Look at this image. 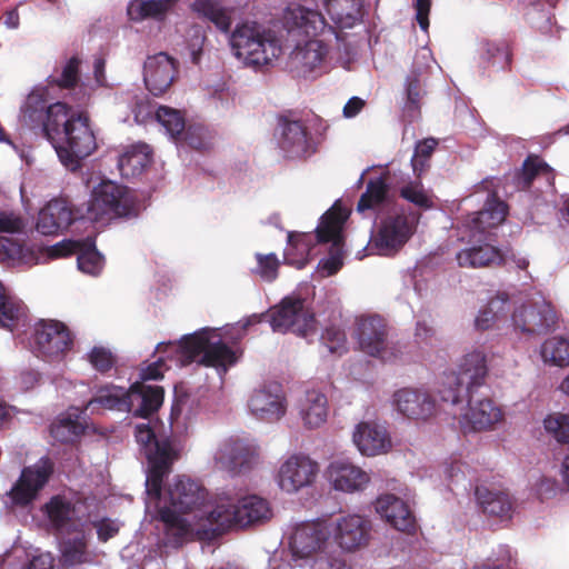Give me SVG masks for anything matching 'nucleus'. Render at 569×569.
Returning a JSON list of instances; mask_svg holds the SVG:
<instances>
[{
  "instance_id": "1",
  "label": "nucleus",
  "mask_w": 569,
  "mask_h": 569,
  "mask_svg": "<svg viewBox=\"0 0 569 569\" xmlns=\"http://www.w3.org/2000/svg\"><path fill=\"white\" fill-rule=\"evenodd\" d=\"M263 317H268L267 321L273 332H292L303 338L316 332V315L307 299L299 295H290L282 298L267 313L252 315L236 325L223 327V333L219 328L204 327L183 336L178 343L159 342L156 349L159 352H166L169 348L173 349L177 360L182 367L197 362L214 369L219 383L222 385L228 370L239 360L238 351L228 345L229 331L236 329L238 333L231 339L239 340L248 327L261 321Z\"/></svg>"
},
{
  "instance_id": "2",
  "label": "nucleus",
  "mask_w": 569,
  "mask_h": 569,
  "mask_svg": "<svg viewBox=\"0 0 569 569\" xmlns=\"http://www.w3.org/2000/svg\"><path fill=\"white\" fill-rule=\"evenodd\" d=\"M388 193L389 188L382 177L370 179L357 204L359 213H376L377 232L370 251L381 257L396 256L415 234L421 217L419 211L391 202Z\"/></svg>"
},
{
  "instance_id": "3",
  "label": "nucleus",
  "mask_w": 569,
  "mask_h": 569,
  "mask_svg": "<svg viewBox=\"0 0 569 569\" xmlns=\"http://www.w3.org/2000/svg\"><path fill=\"white\" fill-rule=\"evenodd\" d=\"M190 9L198 18L210 21L220 32L229 34L234 56L248 67L267 66L281 53L276 34L257 22L237 24L230 31L232 19L229 11L214 0H194Z\"/></svg>"
},
{
  "instance_id": "4",
  "label": "nucleus",
  "mask_w": 569,
  "mask_h": 569,
  "mask_svg": "<svg viewBox=\"0 0 569 569\" xmlns=\"http://www.w3.org/2000/svg\"><path fill=\"white\" fill-rule=\"evenodd\" d=\"M317 9L290 6L282 16L292 34L328 36L342 41L338 30L351 29L362 20V0H313Z\"/></svg>"
},
{
  "instance_id": "5",
  "label": "nucleus",
  "mask_w": 569,
  "mask_h": 569,
  "mask_svg": "<svg viewBox=\"0 0 569 569\" xmlns=\"http://www.w3.org/2000/svg\"><path fill=\"white\" fill-rule=\"evenodd\" d=\"M508 214V206L496 194H490L485 207L463 221V227L469 231V242L472 244L457 253L460 267L480 268L499 264L502 261L500 251L490 244V229L501 224Z\"/></svg>"
},
{
  "instance_id": "6",
  "label": "nucleus",
  "mask_w": 569,
  "mask_h": 569,
  "mask_svg": "<svg viewBox=\"0 0 569 569\" xmlns=\"http://www.w3.org/2000/svg\"><path fill=\"white\" fill-rule=\"evenodd\" d=\"M163 479L159 483V489L151 492L146 487V507L161 509L162 506H168L171 512L191 517L193 520L200 521V527L197 528L198 532L207 535L203 530L213 527L217 517H212L211 511L216 508V500L213 502L207 501V490L193 479L186 476H177L171 483L168 485L166 490H162Z\"/></svg>"
},
{
  "instance_id": "7",
  "label": "nucleus",
  "mask_w": 569,
  "mask_h": 569,
  "mask_svg": "<svg viewBox=\"0 0 569 569\" xmlns=\"http://www.w3.org/2000/svg\"><path fill=\"white\" fill-rule=\"evenodd\" d=\"M162 387L134 382L129 389L113 383L99 387L94 396L86 403V411L97 408L129 412L134 417L148 419L163 402Z\"/></svg>"
},
{
  "instance_id": "8",
  "label": "nucleus",
  "mask_w": 569,
  "mask_h": 569,
  "mask_svg": "<svg viewBox=\"0 0 569 569\" xmlns=\"http://www.w3.org/2000/svg\"><path fill=\"white\" fill-rule=\"evenodd\" d=\"M327 543L325 519L296 523L289 533L291 561L297 567L310 565L311 569H351L341 557L328 556L325 552Z\"/></svg>"
},
{
  "instance_id": "9",
  "label": "nucleus",
  "mask_w": 569,
  "mask_h": 569,
  "mask_svg": "<svg viewBox=\"0 0 569 569\" xmlns=\"http://www.w3.org/2000/svg\"><path fill=\"white\" fill-rule=\"evenodd\" d=\"M48 141L52 144L60 162L70 171L80 169L81 161L97 148L96 136L82 111L67 112V121L58 126Z\"/></svg>"
},
{
  "instance_id": "10",
  "label": "nucleus",
  "mask_w": 569,
  "mask_h": 569,
  "mask_svg": "<svg viewBox=\"0 0 569 569\" xmlns=\"http://www.w3.org/2000/svg\"><path fill=\"white\" fill-rule=\"evenodd\" d=\"M217 517L214 526L203 530L207 538H218L226 531L239 527L260 523L271 516V509L266 499L251 495L236 500L230 496L216 499V508L211 511Z\"/></svg>"
},
{
  "instance_id": "11",
  "label": "nucleus",
  "mask_w": 569,
  "mask_h": 569,
  "mask_svg": "<svg viewBox=\"0 0 569 569\" xmlns=\"http://www.w3.org/2000/svg\"><path fill=\"white\" fill-rule=\"evenodd\" d=\"M69 109L66 102L50 96L49 86H36L20 107L19 121L48 140L57 132L58 126L67 121Z\"/></svg>"
},
{
  "instance_id": "12",
  "label": "nucleus",
  "mask_w": 569,
  "mask_h": 569,
  "mask_svg": "<svg viewBox=\"0 0 569 569\" xmlns=\"http://www.w3.org/2000/svg\"><path fill=\"white\" fill-rule=\"evenodd\" d=\"M488 371L487 356L482 350L466 353L457 371L445 372L439 389L440 399L452 406L462 403L466 395L478 392L485 386Z\"/></svg>"
},
{
  "instance_id": "13",
  "label": "nucleus",
  "mask_w": 569,
  "mask_h": 569,
  "mask_svg": "<svg viewBox=\"0 0 569 569\" xmlns=\"http://www.w3.org/2000/svg\"><path fill=\"white\" fill-rule=\"evenodd\" d=\"M134 438L148 462L144 486L157 493L160 481L170 473L178 458L180 446L169 437L158 438L149 422L136 426Z\"/></svg>"
},
{
  "instance_id": "14",
  "label": "nucleus",
  "mask_w": 569,
  "mask_h": 569,
  "mask_svg": "<svg viewBox=\"0 0 569 569\" xmlns=\"http://www.w3.org/2000/svg\"><path fill=\"white\" fill-rule=\"evenodd\" d=\"M355 339L363 353L382 362H406L408 345L389 339L387 326L380 316H365L357 320Z\"/></svg>"
},
{
  "instance_id": "15",
  "label": "nucleus",
  "mask_w": 569,
  "mask_h": 569,
  "mask_svg": "<svg viewBox=\"0 0 569 569\" xmlns=\"http://www.w3.org/2000/svg\"><path fill=\"white\" fill-rule=\"evenodd\" d=\"M296 47L289 57V68L296 77L317 78L327 71L328 44L332 38L328 36L292 34L284 27Z\"/></svg>"
},
{
  "instance_id": "16",
  "label": "nucleus",
  "mask_w": 569,
  "mask_h": 569,
  "mask_svg": "<svg viewBox=\"0 0 569 569\" xmlns=\"http://www.w3.org/2000/svg\"><path fill=\"white\" fill-rule=\"evenodd\" d=\"M27 220L12 210H0V261L11 266H32L34 252L28 248Z\"/></svg>"
},
{
  "instance_id": "17",
  "label": "nucleus",
  "mask_w": 569,
  "mask_h": 569,
  "mask_svg": "<svg viewBox=\"0 0 569 569\" xmlns=\"http://www.w3.org/2000/svg\"><path fill=\"white\" fill-rule=\"evenodd\" d=\"M349 212L338 208L337 202L325 212L315 229L319 243L331 242L330 254L319 261L318 268L325 276L330 277L342 267V229Z\"/></svg>"
},
{
  "instance_id": "18",
  "label": "nucleus",
  "mask_w": 569,
  "mask_h": 569,
  "mask_svg": "<svg viewBox=\"0 0 569 569\" xmlns=\"http://www.w3.org/2000/svg\"><path fill=\"white\" fill-rule=\"evenodd\" d=\"M325 520L328 540L331 538L342 551L352 552L368 545L372 529L368 518L359 513H348Z\"/></svg>"
},
{
  "instance_id": "19",
  "label": "nucleus",
  "mask_w": 569,
  "mask_h": 569,
  "mask_svg": "<svg viewBox=\"0 0 569 569\" xmlns=\"http://www.w3.org/2000/svg\"><path fill=\"white\" fill-rule=\"evenodd\" d=\"M74 336L58 320H40L33 329V348L48 361L62 360L72 350Z\"/></svg>"
},
{
  "instance_id": "20",
  "label": "nucleus",
  "mask_w": 569,
  "mask_h": 569,
  "mask_svg": "<svg viewBox=\"0 0 569 569\" xmlns=\"http://www.w3.org/2000/svg\"><path fill=\"white\" fill-rule=\"evenodd\" d=\"M88 211L96 219L129 217L133 211L129 189L111 180L100 182L91 193Z\"/></svg>"
},
{
  "instance_id": "21",
  "label": "nucleus",
  "mask_w": 569,
  "mask_h": 569,
  "mask_svg": "<svg viewBox=\"0 0 569 569\" xmlns=\"http://www.w3.org/2000/svg\"><path fill=\"white\" fill-rule=\"evenodd\" d=\"M258 455L259 447L254 439L231 436L219 443L214 461L229 473L239 475L252 468Z\"/></svg>"
},
{
  "instance_id": "22",
  "label": "nucleus",
  "mask_w": 569,
  "mask_h": 569,
  "mask_svg": "<svg viewBox=\"0 0 569 569\" xmlns=\"http://www.w3.org/2000/svg\"><path fill=\"white\" fill-rule=\"evenodd\" d=\"M318 472V463L310 457L303 453H293L281 462L276 481L281 491L293 495L312 487Z\"/></svg>"
},
{
  "instance_id": "23",
  "label": "nucleus",
  "mask_w": 569,
  "mask_h": 569,
  "mask_svg": "<svg viewBox=\"0 0 569 569\" xmlns=\"http://www.w3.org/2000/svg\"><path fill=\"white\" fill-rule=\"evenodd\" d=\"M274 139L283 157L288 159L308 158L316 152L311 133L300 120L279 118Z\"/></svg>"
},
{
  "instance_id": "24",
  "label": "nucleus",
  "mask_w": 569,
  "mask_h": 569,
  "mask_svg": "<svg viewBox=\"0 0 569 569\" xmlns=\"http://www.w3.org/2000/svg\"><path fill=\"white\" fill-rule=\"evenodd\" d=\"M435 63L436 60L428 47H421L417 50L410 73L405 82L406 101L403 113L410 121L415 120L420 113V100L425 94L423 83Z\"/></svg>"
},
{
  "instance_id": "25",
  "label": "nucleus",
  "mask_w": 569,
  "mask_h": 569,
  "mask_svg": "<svg viewBox=\"0 0 569 569\" xmlns=\"http://www.w3.org/2000/svg\"><path fill=\"white\" fill-rule=\"evenodd\" d=\"M53 472L49 458L42 457L32 466L21 470L19 479L9 491L13 505L27 506L36 500Z\"/></svg>"
},
{
  "instance_id": "26",
  "label": "nucleus",
  "mask_w": 569,
  "mask_h": 569,
  "mask_svg": "<svg viewBox=\"0 0 569 569\" xmlns=\"http://www.w3.org/2000/svg\"><path fill=\"white\" fill-rule=\"evenodd\" d=\"M511 321L516 331L527 336H540L553 329L557 316L551 305L541 300L516 307L511 315Z\"/></svg>"
},
{
  "instance_id": "27",
  "label": "nucleus",
  "mask_w": 569,
  "mask_h": 569,
  "mask_svg": "<svg viewBox=\"0 0 569 569\" xmlns=\"http://www.w3.org/2000/svg\"><path fill=\"white\" fill-rule=\"evenodd\" d=\"M71 253L77 254V267L82 273L98 277L102 272L104 256L97 249L93 238L68 239L52 246L51 254L54 257H64Z\"/></svg>"
},
{
  "instance_id": "28",
  "label": "nucleus",
  "mask_w": 569,
  "mask_h": 569,
  "mask_svg": "<svg viewBox=\"0 0 569 569\" xmlns=\"http://www.w3.org/2000/svg\"><path fill=\"white\" fill-rule=\"evenodd\" d=\"M476 395H466L463 399L468 408L461 415L460 425L466 431L487 430L502 419L501 409L491 399H478Z\"/></svg>"
},
{
  "instance_id": "29",
  "label": "nucleus",
  "mask_w": 569,
  "mask_h": 569,
  "mask_svg": "<svg viewBox=\"0 0 569 569\" xmlns=\"http://www.w3.org/2000/svg\"><path fill=\"white\" fill-rule=\"evenodd\" d=\"M392 407L409 419H427L435 409L436 401L432 396L420 388H401L396 390L391 398Z\"/></svg>"
},
{
  "instance_id": "30",
  "label": "nucleus",
  "mask_w": 569,
  "mask_h": 569,
  "mask_svg": "<svg viewBox=\"0 0 569 569\" xmlns=\"http://www.w3.org/2000/svg\"><path fill=\"white\" fill-rule=\"evenodd\" d=\"M161 521L164 523L163 542L168 547L179 548L192 535L202 540H213L214 538H206L204 535L198 532L200 521L193 520L191 517L178 515L168 510L166 505L161 509H154Z\"/></svg>"
},
{
  "instance_id": "31",
  "label": "nucleus",
  "mask_w": 569,
  "mask_h": 569,
  "mask_svg": "<svg viewBox=\"0 0 569 569\" xmlns=\"http://www.w3.org/2000/svg\"><path fill=\"white\" fill-rule=\"evenodd\" d=\"M77 219L68 200L51 199L38 213L36 229L43 236L58 234L67 230Z\"/></svg>"
},
{
  "instance_id": "32",
  "label": "nucleus",
  "mask_w": 569,
  "mask_h": 569,
  "mask_svg": "<svg viewBox=\"0 0 569 569\" xmlns=\"http://www.w3.org/2000/svg\"><path fill=\"white\" fill-rule=\"evenodd\" d=\"M176 61L166 52L148 57L143 64V81L148 91L158 97L172 83Z\"/></svg>"
},
{
  "instance_id": "33",
  "label": "nucleus",
  "mask_w": 569,
  "mask_h": 569,
  "mask_svg": "<svg viewBox=\"0 0 569 569\" xmlns=\"http://www.w3.org/2000/svg\"><path fill=\"white\" fill-rule=\"evenodd\" d=\"M80 63L81 60L77 56L69 58L60 71L47 78V86H49V88L59 87L60 89L72 90L76 104L78 107H86L89 104L93 86H87L84 83L78 84L80 79Z\"/></svg>"
},
{
  "instance_id": "34",
  "label": "nucleus",
  "mask_w": 569,
  "mask_h": 569,
  "mask_svg": "<svg viewBox=\"0 0 569 569\" xmlns=\"http://www.w3.org/2000/svg\"><path fill=\"white\" fill-rule=\"evenodd\" d=\"M248 407L259 420L273 422L286 412L284 397L279 385L264 386L253 391Z\"/></svg>"
},
{
  "instance_id": "35",
  "label": "nucleus",
  "mask_w": 569,
  "mask_h": 569,
  "mask_svg": "<svg viewBox=\"0 0 569 569\" xmlns=\"http://www.w3.org/2000/svg\"><path fill=\"white\" fill-rule=\"evenodd\" d=\"M375 510L395 529L413 533L417 528L416 518L409 506L392 493L380 495L375 501Z\"/></svg>"
},
{
  "instance_id": "36",
  "label": "nucleus",
  "mask_w": 569,
  "mask_h": 569,
  "mask_svg": "<svg viewBox=\"0 0 569 569\" xmlns=\"http://www.w3.org/2000/svg\"><path fill=\"white\" fill-rule=\"evenodd\" d=\"M352 440L361 455L373 457L386 453L391 448V438L385 426L362 421L352 433Z\"/></svg>"
},
{
  "instance_id": "37",
  "label": "nucleus",
  "mask_w": 569,
  "mask_h": 569,
  "mask_svg": "<svg viewBox=\"0 0 569 569\" xmlns=\"http://www.w3.org/2000/svg\"><path fill=\"white\" fill-rule=\"evenodd\" d=\"M327 473L335 490L348 493L363 490L370 480L366 471L348 459L330 462Z\"/></svg>"
},
{
  "instance_id": "38",
  "label": "nucleus",
  "mask_w": 569,
  "mask_h": 569,
  "mask_svg": "<svg viewBox=\"0 0 569 569\" xmlns=\"http://www.w3.org/2000/svg\"><path fill=\"white\" fill-rule=\"evenodd\" d=\"M1 562L9 569H53V558L49 552L22 543H14L7 550Z\"/></svg>"
},
{
  "instance_id": "39",
  "label": "nucleus",
  "mask_w": 569,
  "mask_h": 569,
  "mask_svg": "<svg viewBox=\"0 0 569 569\" xmlns=\"http://www.w3.org/2000/svg\"><path fill=\"white\" fill-rule=\"evenodd\" d=\"M86 416L84 408L70 407L51 423L50 433L52 438L60 442H73L86 430Z\"/></svg>"
},
{
  "instance_id": "40",
  "label": "nucleus",
  "mask_w": 569,
  "mask_h": 569,
  "mask_svg": "<svg viewBox=\"0 0 569 569\" xmlns=\"http://www.w3.org/2000/svg\"><path fill=\"white\" fill-rule=\"evenodd\" d=\"M89 535L84 530L83 523L80 528L67 532V537L61 543V557L64 566L73 567L78 565L91 563L92 555L89 551Z\"/></svg>"
},
{
  "instance_id": "41",
  "label": "nucleus",
  "mask_w": 569,
  "mask_h": 569,
  "mask_svg": "<svg viewBox=\"0 0 569 569\" xmlns=\"http://www.w3.org/2000/svg\"><path fill=\"white\" fill-rule=\"evenodd\" d=\"M298 408L305 427L309 429L319 428L327 420L328 399L326 395L319 390H307L305 396L299 400Z\"/></svg>"
},
{
  "instance_id": "42",
  "label": "nucleus",
  "mask_w": 569,
  "mask_h": 569,
  "mask_svg": "<svg viewBox=\"0 0 569 569\" xmlns=\"http://www.w3.org/2000/svg\"><path fill=\"white\" fill-rule=\"evenodd\" d=\"M114 101L117 106H124L132 114L133 122L137 124H147L154 120V112L158 106L139 90H127L116 93Z\"/></svg>"
},
{
  "instance_id": "43",
  "label": "nucleus",
  "mask_w": 569,
  "mask_h": 569,
  "mask_svg": "<svg viewBox=\"0 0 569 569\" xmlns=\"http://www.w3.org/2000/svg\"><path fill=\"white\" fill-rule=\"evenodd\" d=\"M535 179H543L551 186L555 174L552 168L539 156L530 154L523 161L521 169L513 173L512 181L517 189L526 190Z\"/></svg>"
},
{
  "instance_id": "44",
  "label": "nucleus",
  "mask_w": 569,
  "mask_h": 569,
  "mask_svg": "<svg viewBox=\"0 0 569 569\" xmlns=\"http://www.w3.org/2000/svg\"><path fill=\"white\" fill-rule=\"evenodd\" d=\"M27 321V307L0 282V327L13 331Z\"/></svg>"
},
{
  "instance_id": "45",
  "label": "nucleus",
  "mask_w": 569,
  "mask_h": 569,
  "mask_svg": "<svg viewBox=\"0 0 569 569\" xmlns=\"http://www.w3.org/2000/svg\"><path fill=\"white\" fill-rule=\"evenodd\" d=\"M44 513L50 525L59 532L67 533L71 529L79 528L78 522L73 520L74 508L61 496L52 497L44 505Z\"/></svg>"
},
{
  "instance_id": "46",
  "label": "nucleus",
  "mask_w": 569,
  "mask_h": 569,
  "mask_svg": "<svg viewBox=\"0 0 569 569\" xmlns=\"http://www.w3.org/2000/svg\"><path fill=\"white\" fill-rule=\"evenodd\" d=\"M475 496L483 513L500 519H509L511 517L512 503L505 492L479 486L475 489Z\"/></svg>"
},
{
  "instance_id": "47",
  "label": "nucleus",
  "mask_w": 569,
  "mask_h": 569,
  "mask_svg": "<svg viewBox=\"0 0 569 569\" xmlns=\"http://www.w3.org/2000/svg\"><path fill=\"white\" fill-rule=\"evenodd\" d=\"M151 162V148L147 143H137L123 152L118 160V168L123 177H136Z\"/></svg>"
},
{
  "instance_id": "48",
  "label": "nucleus",
  "mask_w": 569,
  "mask_h": 569,
  "mask_svg": "<svg viewBox=\"0 0 569 569\" xmlns=\"http://www.w3.org/2000/svg\"><path fill=\"white\" fill-rule=\"evenodd\" d=\"M543 427L558 442L569 443V415L548 416L543 419ZM560 476L563 486L569 490V453L561 462Z\"/></svg>"
},
{
  "instance_id": "49",
  "label": "nucleus",
  "mask_w": 569,
  "mask_h": 569,
  "mask_svg": "<svg viewBox=\"0 0 569 569\" xmlns=\"http://www.w3.org/2000/svg\"><path fill=\"white\" fill-rule=\"evenodd\" d=\"M154 121L163 129L171 140L179 141L184 132L186 119L183 113L168 106H158L154 112Z\"/></svg>"
},
{
  "instance_id": "50",
  "label": "nucleus",
  "mask_w": 569,
  "mask_h": 569,
  "mask_svg": "<svg viewBox=\"0 0 569 569\" xmlns=\"http://www.w3.org/2000/svg\"><path fill=\"white\" fill-rule=\"evenodd\" d=\"M540 356L547 365L569 366V339L561 336L546 339L540 347Z\"/></svg>"
},
{
  "instance_id": "51",
  "label": "nucleus",
  "mask_w": 569,
  "mask_h": 569,
  "mask_svg": "<svg viewBox=\"0 0 569 569\" xmlns=\"http://www.w3.org/2000/svg\"><path fill=\"white\" fill-rule=\"evenodd\" d=\"M305 234L288 233V246L284 250V262L297 269H302L309 261L311 247Z\"/></svg>"
},
{
  "instance_id": "52",
  "label": "nucleus",
  "mask_w": 569,
  "mask_h": 569,
  "mask_svg": "<svg viewBox=\"0 0 569 569\" xmlns=\"http://www.w3.org/2000/svg\"><path fill=\"white\" fill-rule=\"evenodd\" d=\"M480 58L483 63L496 70H505L509 67L511 57L505 42L483 41L480 44Z\"/></svg>"
},
{
  "instance_id": "53",
  "label": "nucleus",
  "mask_w": 569,
  "mask_h": 569,
  "mask_svg": "<svg viewBox=\"0 0 569 569\" xmlns=\"http://www.w3.org/2000/svg\"><path fill=\"white\" fill-rule=\"evenodd\" d=\"M169 6L166 0H138L129 4L128 11L132 20L140 21L148 18L162 19Z\"/></svg>"
},
{
  "instance_id": "54",
  "label": "nucleus",
  "mask_w": 569,
  "mask_h": 569,
  "mask_svg": "<svg viewBox=\"0 0 569 569\" xmlns=\"http://www.w3.org/2000/svg\"><path fill=\"white\" fill-rule=\"evenodd\" d=\"M557 0H547L549 6L546 9L540 2H530L526 17L529 23L542 33L550 31L553 20V14L550 8L555 7Z\"/></svg>"
},
{
  "instance_id": "55",
  "label": "nucleus",
  "mask_w": 569,
  "mask_h": 569,
  "mask_svg": "<svg viewBox=\"0 0 569 569\" xmlns=\"http://www.w3.org/2000/svg\"><path fill=\"white\" fill-rule=\"evenodd\" d=\"M84 358L92 369L101 375L108 373L117 363V357L109 348L103 346L92 347Z\"/></svg>"
},
{
  "instance_id": "56",
  "label": "nucleus",
  "mask_w": 569,
  "mask_h": 569,
  "mask_svg": "<svg viewBox=\"0 0 569 569\" xmlns=\"http://www.w3.org/2000/svg\"><path fill=\"white\" fill-rule=\"evenodd\" d=\"M182 136L186 144L196 150H207L212 144L211 131L200 123L187 127Z\"/></svg>"
},
{
  "instance_id": "57",
  "label": "nucleus",
  "mask_w": 569,
  "mask_h": 569,
  "mask_svg": "<svg viewBox=\"0 0 569 569\" xmlns=\"http://www.w3.org/2000/svg\"><path fill=\"white\" fill-rule=\"evenodd\" d=\"M254 258L257 260V266L251 269V272L259 276L266 282L274 281L278 277V269L280 264L277 254L273 252L268 254L257 252Z\"/></svg>"
},
{
  "instance_id": "58",
  "label": "nucleus",
  "mask_w": 569,
  "mask_h": 569,
  "mask_svg": "<svg viewBox=\"0 0 569 569\" xmlns=\"http://www.w3.org/2000/svg\"><path fill=\"white\" fill-rule=\"evenodd\" d=\"M401 198L416 206L419 210H429L433 207L432 198L420 183L410 182L400 188Z\"/></svg>"
},
{
  "instance_id": "59",
  "label": "nucleus",
  "mask_w": 569,
  "mask_h": 569,
  "mask_svg": "<svg viewBox=\"0 0 569 569\" xmlns=\"http://www.w3.org/2000/svg\"><path fill=\"white\" fill-rule=\"evenodd\" d=\"M320 343L329 353L341 356L347 351V337L343 330L328 327L320 337Z\"/></svg>"
},
{
  "instance_id": "60",
  "label": "nucleus",
  "mask_w": 569,
  "mask_h": 569,
  "mask_svg": "<svg viewBox=\"0 0 569 569\" xmlns=\"http://www.w3.org/2000/svg\"><path fill=\"white\" fill-rule=\"evenodd\" d=\"M206 34L200 27H191L186 37V50L193 64H199L203 54Z\"/></svg>"
},
{
  "instance_id": "61",
  "label": "nucleus",
  "mask_w": 569,
  "mask_h": 569,
  "mask_svg": "<svg viewBox=\"0 0 569 569\" xmlns=\"http://www.w3.org/2000/svg\"><path fill=\"white\" fill-rule=\"evenodd\" d=\"M429 270L426 266H415L412 269H408L403 276V282L406 286H412L413 291L419 298H422L428 292V277Z\"/></svg>"
},
{
  "instance_id": "62",
  "label": "nucleus",
  "mask_w": 569,
  "mask_h": 569,
  "mask_svg": "<svg viewBox=\"0 0 569 569\" xmlns=\"http://www.w3.org/2000/svg\"><path fill=\"white\" fill-rule=\"evenodd\" d=\"M512 556L507 545H499L492 556L488 558L487 563L475 566L472 569H510Z\"/></svg>"
},
{
  "instance_id": "63",
  "label": "nucleus",
  "mask_w": 569,
  "mask_h": 569,
  "mask_svg": "<svg viewBox=\"0 0 569 569\" xmlns=\"http://www.w3.org/2000/svg\"><path fill=\"white\" fill-rule=\"evenodd\" d=\"M485 306L491 311L497 321H500L507 317L510 309V297L505 291H497L489 297Z\"/></svg>"
},
{
  "instance_id": "64",
  "label": "nucleus",
  "mask_w": 569,
  "mask_h": 569,
  "mask_svg": "<svg viewBox=\"0 0 569 569\" xmlns=\"http://www.w3.org/2000/svg\"><path fill=\"white\" fill-rule=\"evenodd\" d=\"M437 146V141L432 138L423 141H418L415 147V152L410 159L413 172H418V163L422 167L423 162L430 157Z\"/></svg>"
}]
</instances>
